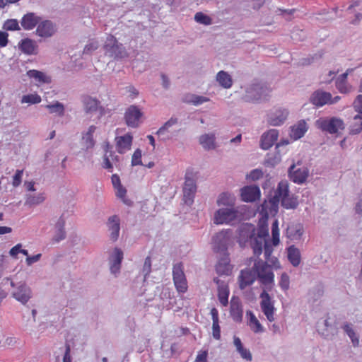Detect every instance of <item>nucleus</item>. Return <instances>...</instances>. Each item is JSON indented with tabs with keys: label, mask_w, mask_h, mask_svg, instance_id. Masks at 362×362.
<instances>
[{
	"label": "nucleus",
	"mask_w": 362,
	"mask_h": 362,
	"mask_svg": "<svg viewBox=\"0 0 362 362\" xmlns=\"http://www.w3.org/2000/svg\"><path fill=\"white\" fill-rule=\"evenodd\" d=\"M44 200L45 197L43 194H37L33 195L28 194L26 197L25 204L28 206H35L42 203Z\"/></svg>",
	"instance_id": "obj_47"
},
{
	"label": "nucleus",
	"mask_w": 362,
	"mask_h": 362,
	"mask_svg": "<svg viewBox=\"0 0 362 362\" xmlns=\"http://www.w3.org/2000/svg\"><path fill=\"white\" fill-rule=\"evenodd\" d=\"M96 129V127L91 125L88 127V131L83 134L82 136V145L86 151L92 148L95 145V141L93 139V133Z\"/></svg>",
	"instance_id": "obj_34"
},
{
	"label": "nucleus",
	"mask_w": 362,
	"mask_h": 362,
	"mask_svg": "<svg viewBox=\"0 0 362 362\" xmlns=\"http://www.w3.org/2000/svg\"><path fill=\"white\" fill-rule=\"evenodd\" d=\"M40 18L33 13L25 14L21 20V25L25 30H32L39 23Z\"/></svg>",
	"instance_id": "obj_35"
},
{
	"label": "nucleus",
	"mask_w": 362,
	"mask_h": 362,
	"mask_svg": "<svg viewBox=\"0 0 362 362\" xmlns=\"http://www.w3.org/2000/svg\"><path fill=\"white\" fill-rule=\"evenodd\" d=\"M132 139L129 134L116 137L117 148L119 153H124L131 148Z\"/></svg>",
	"instance_id": "obj_29"
},
{
	"label": "nucleus",
	"mask_w": 362,
	"mask_h": 362,
	"mask_svg": "<svg viewBox=\"0 0 362 362\" xmlns=\"http://www.w3.org/2000/svg\"><path fill=\"white\" fill-rule=\"evenodd\" d=\"M257 276L253 267L251 269H245L240 271L238 276L239 287L241 290L252 285L256 280Z\"/></svg>",
	"instance_id": "obj_17"
},
{
	"label": "nucleus",
	"mask_w": 362,
	"mask_h": 362,
	"mask_svg": "<svg viewBox=\"0 0 362 362\" xmlns=\"http://www.w3.org/2000/svg\"><path fill=\"white\" fill-rule=\"evenodd\" d=\"M255 226L251 224H246L240 228L238 242L241 246H245L249 244L253 249L255 243Z\"/></svg>",
	"instance_id": "obj_12"
},
{
	"label": "nucleus",
	"mask_w": 362,
	"mask_h": 362,
	"mask_svg": "<svg viewBox=\"0 0 362 362\" xmlns=\"http://www.w3.org/2000/svg\"><path fill=\"white\" fill-rule=\"evenodd\" d=\"M235 197L228 192L221 193L217 200L216 204L219 208H236L235 207Z\"/></svg>",
	"instance_id": "obj_27"
},
{
	"label": "nucleus",
	"mask_w": 362,
	"mask_h": 362,
	"mask_svg": "<svg viewBox=\"0 0 362 362\" xmlns=\"http://www.w3.org/2000/svg\"><path fill=\"white\" fill-rule=\"evenodd\" d=\"M123 259V252L119 248H115L110 259V269L112 274L117 276L121 268V263Z\"/></svg>",
	"instance_id": "obj_23"
},
{
	"label": "nucleus",
	"mask_w": 362,
	"mask_h": 362,
	"mask_svg": "<svg viewBox=\"0 0 362 362\" xmlns=\"http://www.w3.org/2000/svg\"><path fill=\"white\" fill-rule=\"evenodd\" d=\"M343 329L351 339L353 346L358 347L359 346V339L351 325L348 323L345 324L343 326Z\"/></svg>",
	"instance_id": "obj_46"
},
{
	"label": "nucleus",
	"mask_w": 362,
	"mask_h": 362,
	"mask_svg": "<svg viewBox=\"0 0 362 362\" xmlns=\"http://www.w3.org/2000/svg\"><path fill=\"white\" fill-rule=\"evenodd\" d=\"M199 141L200 145H202L205 150H213L216 148V136L213 133L201 135Z\"/></svg>",
	"instance_id": "obj_31"
},
{
	"label": "nucleus",
	"mask_w": 362,
	"mask_h": 362,
	"mask_svg": "<svg viewBox=\"0 0 362 362\" xmlns=\"http://www.w3.org/2000/svg\"><path fill=\"white\" fill-rule=\"evenodd\" d=\"M280 286L284 290L288 289L289 287V278L285 273L281 275Z\"/></svg>",
	"instance_id": "obj_63"
},
{
	"label": "nucleus",
	"mask_w": 362,
	"mask_h": 362,
	"mask_svg": "<svg viewBox=\"0 0 362 362\" xmlns=\"http://www.w3.org/2000/svg\"><path fill=\"white\" fill-rule=\"evenodd\" d=\"M348 74V71H346L341 74L336 80V88L341 93H348L352 89L351 86L347 82Z\"/></svg>",
	"instance_id": "obj_33"
},
{
	"label": "nucleus",
	"mask_w": 362,
	"mask_h": 362,
	"mask_svg": "<svg viewBox=\"0 0 362 362\" xmlns=\"http://www.w3.org/2000/svg\"><path fill=\"white\" fill-rule=\"evenodd\" d=\"M68 216V212H63L56 221L54 224V235L52 238L53 242L59 243L66 238V233L64 229V225Z\"/></svg>",
	"instance_id": "obj_13"
},
{
	"label": "nucleus",
	"mask_w": 362,
	"mask_h": 362,
	"mask_svg": "<svg viewBox=\"0 0 362 362\" xmlns=\"http://www.w3.org/2000/svg\"><path fill=\"white\" fill-rule=\"evenodd\" d=\"M237 351L240 354L242 358L247 361H251L252 360V356L250 350L243 347L238 349Z\"/></svg>",
	"instance_id": "obj_57"
},
{
	"label": "nucleus",
	"mask_w": 362,
	"mask_h": 362,
	"mask_svg": "<svg viewBox=\"0 0 362 362\" xmlns=\"http://www.w3.org/2000/svg\"><path fill=\"white\" fill-rule=\"evenodd\" d=\"M141 116L142 112L135 105H131L126 110L124 118L126 123L129 127H137Z\"/></svg>",
	"instance_id": "obj_16"
},
{
	"label": "nucleus",
	"mask_w": 362,
	"mask_h": 362,
	"mask_svg": "<svg viewBox=\"0 0 362 362\" xmlns=\"http://www.w3.org/2000/svg\"><path fill=\"white\" fill-rule=\"evenodd\" d=\"M41 100V97L37 93L28 94L22 97L21 103L37 104Z\"/></svg>",
	"instance_id": "obj_50"
},
{
	"label": "nucleus",
	"mask_w": 362,
	"mask_h": 362,
	"mask_svg": "<svg viewBox=\"0 0 362 362\" xmlns=\"http://www.w3.org/2000/svg\"><path fill=\"white\" fill-rule=\"evenodd\" d=\"M36 33L42 37H49L54 33L53 24L49 21H45L39 23Z\"/></svg>",
	"instance_id": "obj_28"
},
{
	"label": "nucleus",
	"mask_w": 362,
	"mask_h": 362,
	"mask_svg": "<svg viewBox=\"0 0 362 362\" xmlns=\"http://www.w3.org/2000/svg\"><path fill=\"white\" fill-rule=\"evenodd\" d=\"M173 277L177 291L180 293H185L187 289V283L181 262L173 265Z\"/></svg>",
	"instance_id": "obj_9"
},
{
	"label": "nucleus",
	"mask_w": 362,
	"mask_h": 362,
	"mask_svg": "<svg viewBox=\"0 0 362 362\" xmlns=\"http://www.w3.org/2000/svg\"><path fill=\"white\" fill-rule=\"evenodd\" d=\"M45 107L49 110L50 114H55L59 117H62L64 115V105L59 101H56L52 104H47L45 106Z\"/></svg>",
	"instance_id": "obj_43"
},
{
	"label": "nucleus",
	"mask_w": 362,
	"mask_h": 362,
	"mask_svg": "<svg viewBox=\"0 0 362 362\" xmlns=\"http://www.w3.org/2000/svg\"><path fill=\"white\" fill-rule=\"evenodd\" d=\"M269 92L268 87L262 83H252L245 88L243 100L248 103H256L265 98Z\"/></svg>",
	"instance_id": "obj_3"
},
{
	"label": "nucleus",
	"mask_w": 362,
	"mask_h": 362,
	"mask_svg": "<svg viewBox=\"0 0 362 362\" xmlns=\"http://www.w3.org/2000/svg\"><path fill=\"white\" fill-rule=\"evenodd\" d=\"M268 263L262 259H256L252 267L257 277L264 285L274 283V275Z\"/></svg>",
	"instance_id": "obj_4"
},
{
	"label": "nucleus",
	"mask_w": 362,
	"mask_h": 362,
	"mask_svg": "<svg viewBox=\"0 0 362 362\" xmlns=\"http://www.w3.org/2000/svg\"><path fill=\"white\" fill-rule=\"evenodd\" d=\"M208 101H209V98L195 94H188L184 98L185 103L193 104L194 105H199Z\"/></svg>",
	"instance_id": "obj_45"
},
{
	"label": "nucleus",
	"mask_w": 362,
	"mask_h": 362,
	"mask_svg": "<svg viewBox=\"0 0 362 362\" xmlns=\"http://www.w3.org/2000/svg\"><path fill=\"white\" fill-rule=\"evenodd\" d=\"M23 175V170H17L16 174L13 177V186L18 187L21 183V179Z\"/></svg>",
	"instance_id": "obj_59"
},
{
	"label": "nucleus",
	"mask_w": 362,
	"mask_h": 362,
	"mask_svg": "<svg viewBox=\"0 0 362 362\" xmlns=\"http://www.w3.org/2000/svg\"><path fill=\"white\" fill-rule=\"evenodd\" d=\"M177 124L178 119L177 117H172L158 130L156 132L157 135L163 141L171 139L174 136H177L180 131H174L172 129L173 127Z\"/></svg>",
	"instance_id": "obj_11"
},
{
	"label": "nucleus",
	"mask_w": 362,
	"mask_h": 362,
	"mask_svg": "<svg viewBox=\"0 0 362 362\" xmlns=\"http://www.w3.org/2000/svg\"><path fill=\"white\" fill-rule=\"evenodd\" d=\"M288 232L293 239H300L303 235V230L302 226L298 225L288 228Z\"/></svg>",
	"instance_id": "obj_52"
},
{
	"label": "nucleus",
	"mask_w": 362,
	"mask_h": 362,
	"mask_svg": "<svg viewBox=\"0 0 362 362\" xmlns=\"http://www.w3.org/2000/svg\"><path fill=\"white\" fill-rule=\"evenodd\" d=\"M272 233L273 245L276 246L279 244V232L277 221H275L272 224Z\"/></svg>",
	"instance_id": "obj_53"
},
{
	"label": "nucleus",
	"mask_w": 362,
	"mask_h": 362,
	"mask_svg": "<svg viewBox=\"0 0 362 362\" xmlns=\"http://www.w3.org/2000/svg\"><path fill=\"white\" fill-rule=\"evenodd\" d=\"M239 212L237 208H219L214 214L215 224L230 223L238 218Z\"/></svg>",
	"instance_id": "obj_6"
},
{
	"label": "nucleus",
	"mask_w": 362,
	"mask_h": 362,
	"mask_svg": "<svg viewBox=\"0 0 362 362\" xmlns=\"http://www.w3.org/2000/svg\"><path fill=\"white\" fill-rule=\"evenodd\" d=\"M83 104L84 110L86 113L95 112L98 110L100 101L96 98L90 96H85L83 98Z\"/></svg>",
	"instance_id": "obj_38"
},
{
	"label": "nucleus",
	"mask_w": 362,
	"mask_h": 362,
	"mask_svg": "<svg viewBox=\"0 0 362 362\" xmlns=\"http://www.w3.org/2000/svg\"><path fill=\"white\" fill-rule=\"evenodd\" d=\"M218 322H213L212 324V334L213 337L217 340L221 338V328Z\"/></svg>",
	"instance_id": "obj_58"
},
{
	"label": "nucleus",
	"mask_w": 362,
	"mask_h": 362,
	"mask_svg": "<svg viewBox=\"0 0 362 362\" xmlns=\"http://www.w3.org/2000/svg\"><path fill=\"white\" fill-rule=\"evenodd\" d=\"M151 271V259L150 257H147L145 259L144 264L143 266L142 272L144 273V277L146 278Z\"/></svg>",
	"instance_id": "obj_56"
},
{
	"label": "nucleus",
	"mask_w": 362,
	"mask_h": 362,
	"mask_svg": "<svg viewBox=\"0 0 362 362\" xmlns=\"http://www.w3.org/2000/svg\"><path fill=\"white\" fill-rule=\"evenodd\" d=\"M115 189L117 197L122 199L123 202L127 204V201L125 199V196L127 194L126 189L123 187L122 185L116 187Z\"/></svg>",
	"instance_id": "obj_60"
},
{
	"label": "nucleus",
	"mask_w": 362,
	"mask_h": 362,
	"mask_svg": "<svg viewBox=\"0 0 362 362\" xmlns=\"http://www.w3.org/2000/svg\"><path fill=\"white\" fill-rule=\"evenodd\" d=\"M194 20L200 23V24H203V25H209L212 23V20L211 18L202 13V12H197L195 15H194Z\"/></svg>",
	"instance_id": "obj_51"
},
{
	"label": "nucleus",
	"mask_w": 362,
	"mask_h": 362,
	"mask_svg": "<svg viewBox=\"0 0 362 362\" xmlns=\"http://www.w3.org/2000/svg\"><path fill=\"white\" fill-rule=\"evenodd\" d=\"M100 46L99 42L95 39H90L88 40V43L86 45L83 53L84 54H90L94 51L98 49Z\"/></svg>",
	"instance_id": "obj_49"
},
{
	"label": "nucleus",
	"mask_w": 362,
	"mask_h": 362,
	"mask_svg": "<svg viewBox=\"0 0 362 362\" xmlns=\"http://www.w3.org/2000/svg\"><path fill=\"white\" fill-rule=\"evenodd\" d=\"M263 246L267 262H269L274 269H279L281 267L277 258L272 256L273 252L272 246L268 242L263 243Z\"/></svg>",
	"instance_id": "obj_37"
},
{
	"label": "nucleus",
	"mask_w": 362,
	"mask_h": 362,
	"mask_svg": "<svg viewBox=\"0 0 362 362\" xmlns=\"http://www.w3.org/2000/svg\"><path fill=\"white\" fill-rule=\"evenodd\" d=\"M268 235V230L264 227L259 228L257 232H256V230L255 229V239H253L255 246H253V252L254 254L257 257L262 254L263 243L267 242L266 238Z\"/></svg>",
	"instance_id": "obj_15"
},
{
	"label": "nucleus",
	"mask_w": 362,
	"mask_h": 362,
	"mask_svg": "<svg viewBox=\"0 0 362 362\" xmlns=\"http://www.w3.org/2000/svg\"><path fill=\"white\" fill-rule=\"evenodd\" d=\"M27 76L30 78L34 79L35 83L40 84L50 83L52 81L50 76H47L45 73L35 69L28 71Z\"/></svg>",
	"instance_id": "obj_32"
},
{
	"label": "nucleus",
	"mask_w": 362,
	"mask_h": 362,
	"mask_svg": "<svg viewBox=\"0 0 362 362\" xmlns=\"http://www.w3.org/2000/svg\"><path fill=\"white\" fill-rule=\"evenodd\" d=\"M331 100V93L322 90H317L313 93L310 102L316 107H322L329 104Z\"/></svg>",
	"instance_id": "obj_19"
},
{
	"label": "nucleus",
	"mask_w": 362,
	"mask_h": 362,
	"mask_svg": "<svg viewBox=\"0 0 362 362\" xmlns=\"http://www.w3.org/2000/svg\"><path fill=\"white\" fill-rule=\"evenodd\" d=\"M279 209V199L274 194V196L271 198L268 201H264V202L262 204V212L264 214L265 216H274Z\"/></svg>",
	"instance_id": "obj_24"
},
{
	"label": "nucleus",
	"mask_w": 362,
	"mask_h": 362,
	"mask_svg": "<svg viewBox=\"0 0 362 362\" xmlns=\"http://www.w3.org/2000/svg\"><path fill=\"white\" fill-rule=\"evenodd\" d=\"M141 151L139 148H137L133 153L132 157V165H143L141 161Z\"/></svg>",
	"instance_id": "obj_55"
},
{
	"label": "nucleus",
	"mask_w": 362,
	"mask_h": 362,
	"mask_svg": "<svg viewBox=\"0 0 362 362\" xmlns=\"http://www.w3.org/2000/svg\"><path fill=\"white\" fill-rule=\"evenodd\" d=\"M263 176V173L261 170L255 169L252 170L249 175V178L252 180H257Z\"/></svg>",
	"instance_id": "obj_62"
},
{
	"label": "nucleus",
	"mask_w": 362,
	"mask_h": 362,
	"mask_svg": "<svg viewBox=\"0 0 362 362\" xmlns=\"http://www.w3.org/2000/svg\"><path fill=\"white\" fill-rule=\"evenodd\" d=\"M246 315L249 317L248 325L250 327L251 329L255 333L262 332L264 331L263 327L253 313L250 310H247Z\"/></svg>",
	"instance_id": "obj_41"
},
{
	"label": "nucleus",
	"mask_w": 362,
	"mask_h": 362,
	"mask_svg": "<svg viewBox=\"0 0 362 362\" xmlns=\"http://www.w3.org/2000/svg\"><path fill=\"white\" fill-rule=\"evenodd\" d=\"M196 191L197 186L194 180L186 176L183 187V199L186 204L191 205L193 203Z\"/></svg>",
	"instance_id": "obj_14"
},
{
	"label": "nucleus",
	"mask_w": 362,
	"mask_h": 362,
	"mask_svg": "<svg viewBox=\"0 0 362 362\" xmlns=\"http://www.w3.org/2000/svg\"><path fill=\"white\" fill-rule=\"evenodd\" d=\"M231 241V231L221 230L212 238L213 247L215 252L225 253Z\"/></svg>",
	"instance_id": "obj_7"
},
{
	"label": "nucleus",
	"mask_w": 362,
	"mask_h": 362,
	"mask_svg": "<svg viewBox=\"0 0 362 362\" xmlns=\"http://www.w3.org/2000/svg\"><path fill=\"white\" fill-rule=\"evenodd\" d=\"M216 80L218 84L224 88H229L233 85V80L230 75L225 71L218 72Z\"/></svg>",
	"instance_id": "obj_40"
},
{
	"label": "nucleus",
	"mask_w": 362,
	"mask_h": 362,
	"mask_svg": "<svg viewBox=\"0 0 362 362\" xmlns=\"http://www.w3.org/2000/svg\"><path fill=\"white\" fill-rule=\"evenodd\" d=\"M208 351H200L196 357L195 362H207Z\"/></svg>",
	"instance_id": "obj_64"
},
{
	"label": "nucleus",
	"mask_w": 362,
	"mask_h": 362,
	"mask_svg": "<svg viewBox=\"0 0 362 362\" xmlns=\"http://www.w3.org/2000/svg\"><path fill=\"white\" fill-rule=\"evenodd\" d=\"M108 226L110 233V237L112 241H116L119 234V219L117 216H112L108 219Z\"/></svg>",
	"instance_id": "obj_30"
},
{
	"label": "nucleus",
	"mask_w": 362,
	"mask_h": 362,
	"mask_svg": "<svg viewBox=\"0 0 362 362\" xmlns=\"http://www.w3.org/2000/svg\"><path fill=\"white\" fill-rule=\"evenodd\" d=\"M317 126L322 130L329 134H337L339 130L344 129L342 119L337 117L330 119H320L317 121Z\"/></svg>",
	"instance_id": "obj_8"
},
{
	"label": "nucleus",
	"mask_w": 362,
	"mask_h": 362,
	"mask_svg": "<svg viewBox=\"0 0 362 362\" xmlns=\"http://www.w3.org/2000/svg\"><path fill=\"white\" fill-rule=\"evenodd\" d=\"M288 115L286 110L278 109L269 115L268 122L272 126H279L285 122Z\"/></svg>",
	"instance_id": "obj_26"
},
{
	"label": "nucleus",
	"mask_w": 362,
	"mask_h": 362,
	"mask_svg": "<svg viewBox=\"0 0 362 362\" xmlns=\"http://www.w3.org/2000/svg\"><path fill=\"white\" fill-rule=\"evenodd\" d=\"M362 131V115L357 114L354 117L353 122L351 125V132L356 134Z\"/></svg>",
	"instance_id": "obj_48"
},
{
	"label": "nucleus",
	"mask_w": 362,
	"mask_h": 362,
	"mask_svg": "<svg viewBox=\"0 0 362 362\" xmlns=\"http://www.w3.org/2000/svg\"><path fill=\"white\" fill-rule=\"evenodd\" d=\"M4 28L6 30H18L20 27L18 22L16 19L7 20L4 24Z\"/></svg>",
	"instance_id": "obj_54"
},
{
	"label": "nucleus",
	"mask_w": 362,
	"mask_h": 362,
	"mask_svg": "<svg viewBox=\"0 0 362 362\" xmlns=\"http://www.w3.org/2000/svg\"><path fill=\"white\" fill-rule=\"evenodd\" d=\"M307 131L306 123L304 121L298 122L296 125H294L291 129L290 136L297 140L303 137Z\"/></svg>",
	"instance_id": "obj_39"
},
{
	"label": "nucleus",
	"mask_w": 362,
	"mask_h": 362,
	"mask_svg": "<svg viewBox=\"0 0 362 362\" xmlns=\"http://www.w3.org/2000/svg\"><path fill=\"white\" fill-rule=\"evenodd\" d=\"M240 192L241 199L245 202H255L260 196L259 188L255 185L244 187L240 189Z\"/></svg>",
	"instance_id": "obj_21"
},
{
	"label": "nucleus",
	"mask_w": 362,
	"mask_h": 362,
	"mask_svg": "<svg viewBox=\"0 0 362 362\" xmlns=\"http://www.w3.org/2000/svg\"><path fill=\"white\" fill-rule=\"evenodd\" d=\"M19 49L27 55H36L38 54V45L36 41L30 38H25L18 42Z\"/></svg>",
	"instance_id": "obj_22"
},
{
	"label": "nucleus",
	"mask_w": 362,
	"mask_h": 362,
	"mask_svg": "<svg viewBox=\"0 0 362 362\" xmlns=\"http://www.w3.org/2000/svg\"><path fill=\"white\" fill-rule=\"evenodd\" d=\"M228 295L229 290L227 285L224 282H221V285H219V288H218V297L223 306H226L228 303Z\"/></svg>",
	"instance_id": "obj_44"
},
{
	"label": "nucleus",
	"mask_w": 362,
	"mask_h": 362,
	"mask_svg": "<svg viewBox=\"0 0 362 362\" xmlns=\"http://www.w3.org/2000/svg\"><path fill=\"white\" fill-rule=\"evenodd\" d=\"M104 54L114 60H119L128 57L129 53L125 47L119 42L112 35H109L103 46Z\"/></svg>",
	"instance_id": "obj_1"
},
{
	"label": "nucleus",
	"mask_w": 362,
	"mask_h": 362,
	"mask_svg": "<svg viewBox=\"0 0 362 362\" xmlns=\"http://www.w3.org/2000/svg\"><path fill=\"white\" fill-rule=\"evenodd\" d=\"M354 107L358 114L362 115V95H359L354 103Z\"/></svg>",
	"instance_id": "obj_61"
},
{
	"label": "nucleus",
	"mask_w": 362,
	"mask_h": 362,
	"mask_svg": "<svg viewBox=\"0 0 362 362\" xmlns=\"http://www.w3.org/2000/svg\"><path fill=\"white\" fill-rule=\"evenodd\" d=\"M11 286L14 288L11 296L17 301L25 305L33 296L31 288L24 282L15 284L11 281Z\"/></svg>",
	"instance_id": "obj_5"
},
{
	"label": "nucleus",
	"mask_w": 362,
	"mask_h": 362,
	"mask_svg": "<svg viewBox=\"0 0 362 362\" xmlns=\"http://www.w3.org/2000/svg\"><path fill=\"white\" fill-rule=\"evenodd\" d=\"M288 259L293 267H298L300 263V250L292 245L288 248Z\"/></svg>",
	"instance_id": "obj_42"
},
{
	"label": "nucleus",
	"mask_w": 362,
	"mask_h": 362,
	"mask_svg": "<svg viewBox=\"0 0 362 362\" xmlns=\"http://www.w3.org/2000/svg\"><path fill=\"white\" fill-rule=\"evenodd\" d=\"M279 203L281 202V206L286 209H295L298 205L296 197L290 195L288 185L286 182L281 181L275 191Z\"/></svg>",
	"instance_id": "obj_2"
},
{
	"label": "nucleus",
	"mask_w": 362,
	"mask_h": 362,
	"mask_svg": "<svg viewBox=\"0 0 362 362\" xmlns=\"http://www.w3.org/2000/svg\"><path fill=\"white\" fill-rule=\"evenodd\" d=\"M216 272L220 275H229L231 272V265L230 259L227 255H224L219 259L216 266Z\"/></svg>",
	"instance_id": "obj_36"
},
{
	"label": "nucleus",
	"mask_w": 362,
	"mask_h": 362,
	"mask_svg": "<svg viewBox=\"0 0 362 362\" xmlns=\"http://www.w3.org/2000/svg\"><path fill=\"white\" fill-rule=\"evenodd\" d=\"M261 298L260 307L262 313L269 322H274L275 320L274 312L275 308L274 301L272 300L270 295L265 291L260 294Z\"/></svg>",
	"instance_id": "obj_10"
},
{
	"label": "nucleus",
	"mask_w": 362,
	"mask_h": 362,
	"mask_svg": "<svg viewBox=\"0 0 362 362\" xmlns=\"http://www.w3.org/2000/svg\"><path fill=\"white\" fill-rule=\"evenodd\" d=\"M288 173L290 178L293 182L302 184L306 180L309 171L306 167L296 169L295 165H293L290 167Z\"/></svg>",
	"instance_id": "obj_20"
},
{
	"label": "nucleus",
	"mask_w": 362,
	"mask_h": 362,
	"mask_svg": "<svg viewBox=\"0 0 362 362\" xmlns=\"http://www.w3.org/2000/svg\"><path fill=\"white\" fill-rule=\"evenodd\" d=\"M230 314L233 320L236 322L243 320V309L240 299L237 296H233L230 300Z\"/></svg>",
	"instance_id": "obj_18"
},
{
	"label": "nucleus",
	"mask_w": 362,
	"mask_h": 362,
	"mask_svg": "<svg viewBox=\"0 0 362 362\" xmlns=\"http://www.w3.org/2000/svg\"><path fill=\"white\" fill-rule=\"evenodd\" d=\"M279 136V132L276 129H270L264 133L261 138V147L264 150L271 148Z\"/></svg>",
	"instance_id": "obj_25"
}]
</instances>
